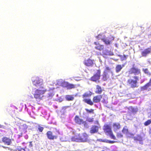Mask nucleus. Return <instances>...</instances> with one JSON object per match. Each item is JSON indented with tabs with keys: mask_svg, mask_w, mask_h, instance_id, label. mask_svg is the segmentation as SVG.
<instances>
[{
	"mask_svg": "<svg viewBox=\"0 0 151 151\" xmlns=\"http://www.w3.org/2000/svg\"><path fill=\"white\" fill-rule=\"evenodd\" d=\"M69 141L70 142H88L89 141V140L88 139V135L86 133H83L81 136L79 134L72 137L71 139Z\"/></svg>",
	"mask_w": 151,
	"mask_h": 151,
	"instance_id": "1",
	"label": "nucleus"
},
{
	"mask_svg": "<svg viewBox=\"0 0 151 151\" xmlns=\"http://www.w3.org/2000/svg\"><path fill=\"white\" fill-rule=\"evenodd\" d=\"M46 91V90L44 88H40L37 89L35 91H32V93L34 95V98L37 101H40L41 98L43 96V94Z\"/></svg>",
	"mask_w": 151,
	"mask_h": 151,
	"instance_id": "2",
	"label": "nucleus"
},
{
	"mask_svg": "<svg viewBox=\"0 0 151 151\" xmlns=\"http://www.w3.org/2000/svg\"><path fill=\"white\" fill-rule=\"evenodd\" d=\"M33 85L37 88H43L42 87L43 84V80L42 79L38 77H34L32 78Z\"/></svg>",
	"mask_w": 151,
	"mask_h": 151,
	"instance_id": "3",
	"label": "nucleus"
},
{
	"mask_svg": "<svg viewBox=\"0 0 151 151\" xmlns=\"http://www.w3.org/2000/svg\"><path fill=\"white\" fill-rule=\"evenodd\" d=\"M103 129L106 135H109L111 138L116 139V137L113 134L111 131V128L109 125L107 124L105 125Z\"/></svg>",
	"mask_w": 151,
	"mask_h": 151,
	"instance_id": "4",
	"label": "nucleus"
},
{
	"mask_svg": "<svg viewBox=\"0 0 151 151\" xmlns=\"http://www.w3.org/2000/svg\"><path fill=\"white\" fill-rule=\"evenodd\" d=\"M135 80L129 79L128 80L127 82L129 85L132 88H135L137 87V81L139 80V78L137 76L134 77Z\"/></svg>",
	"mask_w": 151,
	"mask_h": 151,
	"instance_id": "5",
	"label": "nucleus"
},
{
	"mask_svg": "<svg viewBox=\"0 0 151 151\" xmlns=\"http://www.w3.org/2000/svg\"><path fill=\"white\" fill-rule=\"evenodd\" d=\"M75 122L80 124H83L85 127H87L88 124L86 121H84L83 119H80L78 116H76L75 119Z\"/></svg>",
	"mask_w": 151,
	"mask_h": 151,
	"instance_id": "6",
	"label": "nucleus"
},
{
	"mask_svg": "<svg viewBox=\"0 0 151 151\" xmlns=\"http://www.w3.org/2000/svg\"><path fill=\"white\" fill-rule=\"evenodd\" d=\"M100 70H97V72L91 78V80L93 81L96 82L98 80L100 77Z\"/></svg>",
	"mask_w": 151,
	"mask_h": 151,
	"instance_id": "7",
	"label": "nucleus"
},
{
	"mask_svg": "<svg viewBox=\"0 0 151 151\" xmlns=\"http://www.w3.org/2000/svg\"><path fill=\"white\" fill-rule=\"evenodd\" d=\"M140 73V70L139 69L134 67L130 69L129 71V74H134L135 75H138Z\"/></svg>",
	"mask_w": 151,
	"mask_h": 151,
	"instance_id": "8",
	"label": "nucleus"
},
{
	"mask_svg": "<svg viewBox=\"0 0 151 151\" xmlns=\"http://www.w3.org/2000/svg\"><path fill=\"white\" fill-rule=\"evenodd\" d=\"M1 140L5 145H10L12 143L11 139L6 137L2 138Z\"/></svg>",
	"mask_w": 151,
	"mask_h": 151,
	"instance_id": "9",
	"label": "nucleus"
},
{
	"mask_svg": "<svg viewBox=\"0 0 151 151\" xmlns=\"http://www.w3.org/2000/svg\"><path fill=\"white\" fill-rule=\"evenodd\" d=\"M93 60H92L90 59H88L87 60H85L84 62V64L88 66H92L93 64Z\"/></svg>",
	"mask_w": 151,
	"mask_h": 151,
	"instance_id": "10",
	"label": "nucleus"
},
{
	"mask_svg": "<svg viewBox=\"0 0 151 151\" xmlns=\"http://www.w3.org/2000/svg\"><path fill=\"white\" fill-rule=\"evenodd\" d=\"M94 44L96 45L94 48L100 51L103 50L104 48V46L100 45L98 42H94Z\"/></svg>",
	"mask_w": 151,
	"mask_h": 151,
	"instance_id": "11",
	"label": "nucleus"
},
{
	"mask_svg": "<svg viewBox=\"0 0 151 151\" xmlns=\"http://www.w3.org/2000/svg\"><path fill=\"white\" fill-rule=\"evenodd\" d=\"M47 135L48 139H56L57 136L53 135L51 131H48L47 133Z\"/></svg>",
	"mask_w": 151,
	"mask_h": 151,
	"instance_id": "12",
	"label": "nucleus"
},
{
	"mask_svg": "<svg viewBox=\"0 0 151 151\" xmlns=\"http://www.w3.org/2000/svg\"><path fill=\"white\" fill-rule=\"evenodd\" d=\"M102 53L104 55L111 56L114 55V54L112 52L106 49H103Z\"/></svg>",
	"mask_w": 151,
	"mask_h": 151,
	"instance_id": "13",
	"label": "nucleus"
},
{
	"mask_svg": "<svg viewBox=\"0 0 151 151\" xmlns=\"http://www.w3.org/2000/svg\"><path fill=\"white\" fill-rule=\"evenodd\" d=\"M99 130V127L96 126H93L91 127L90 130V133L91 134H93L97 132Z\"/></svg>",
	"mask_w": 151,
	"mask_h": 151,
	"instance_id": "14",
	"label": "nucleus"
},
{
	"mask_svg": "<svg viewBox=\"0 0 151 151\" xmlns=\"http://www.w3.org/2000/svg\"><path fill=\"white\" fill-rule=\"evenodd\" d=\"M150 52L151 49H150V48H149L147 49H146L145 50L143 51L142 52V56L146 57L147 55L150 53Z\"/></svg>",
	"mask_w": 151,
	"mask_h": 151,
	"instance_id": "15",
	"label": "nucleus"
},
{
	"mask_svg": "<svg viewBox=\"0 0 151 151\" xmlns=\"http://www.w3.org/2000/svg\"><path fill=\"white\" fill-rule=\"evenodd\" d=\"M102 97V96L101 95H99L94 97L93 99V102L96 103L99 102L100 101Z\"/></svg>",
	"mask_w": 151,
	"mask_h": 151,
	"instance_id": "16",
	"label": "nucleus"
},
{
	"mask_svg": "<svg viewBox=\"0 0 151 151\" xmlns=\"http://www.w3.org/2000/svg\"><path fill=\"white\" fill-rule=\"evenodd\" d=\"M150 86H151V78L148 83L141 88V89L142 90H147L148 87Z\"/></svg>",
	"mask_w": 151,
	"mask_h": 151,
	"instance_id": "17",
	"label": "nucleus"
},
{
	"mask_svg": "<svg viewBox=\"0 0 151 151\" xmlns=\"http://www.w3.org/2000/svg\"><path fill=\"white\" fill-rule=\"evenodd\" d=\"M124 66V65H117L115 68L116 72L117 73L119 72Z\"/></svg>",
	"mask_w": 151,
	"mask_h": 151,
	"instance_id": "18",
	"label": "nucleus"
},
{
	"mask_svg": "<svg viewBox=\"0 0 151 151\" xmlns=\"http://www.w3.org/2000/svg\"><path fill=\"white\" fill-rule=\"evenodd\" d=\"M113 128L114 129V131L116 132L118 129L120 128V125L118 123H114L113 125Z\"/></svg>",
	"mask_w": 151,
	"mask_h": 151,
	"instance_id": "19",
	"label": "nucleus"
},
{
	"mask_svg": "<svg viewBox=\"0 0 151 151\" xmlns=\"http://www.w3.org/2000/svg\"><path fill=\"white\" fill-rule=\"evenodd\" d=\"M92 93L90 91H88L85 93L83 95V99H86V98L90 97L92 95Z\"/></svg>",
	"mask_w": 151,
	"mask_h": 151,
	"instance_id": "20",
	"label": "nucleus"
},
{
	"mask_svg": "<svg viewBox=\"0 0 151 151\" xmlns=\"http://www.w3.org/2000/svg\"><path fill=\"white\" fill-rule=\"evenodd\" d=\"M83 101L85 102L87 104L91 105H92L93 104V102L90 99H83Z\"/></svg>",
	"mask_w": 151,
	"mask_h": 151,
	"instance_id": "21",
	"label": "nucleus"
},
{
	"mask_svg": "<svg viewBox=\"0 0 151 151\" xmlns=\"http://www.w3.org/2000/svg\"><path fill=\"white\" fill-rule=\"evenodd\" d=\"M103 41L106 44L109 45L110 44L111 40L109 38L107 37L105 38H104Z\"/></svg>",
	"mask_w": 151,
	"mask_h": 151,
	"instance_id": "22",
	"label": "nucleus"
},
{
	"mask_svg": "<svg viewBox=\"0 0 151 151\" xmlns=\"http://www.w3.org/2000/svg\"><path fill=\"white\" fill-rule=\"evenodd\" d=\"M96 93H97L99 94H100L101 93L102 90L100 86H96Z\"/></svg>",
	"mask_w": 151,
	"mask_h": 151,
	"instance_id": "23",
	"label": "nucleus"
},
{
	"mask_svg": "<svg viewBox=\"0 0 151 151\" xmlns=\"http://www.w3.org/2000/svg\"><path fill=\"white\" fill-rule=\"evenodd\" d=\"M65 98L68 101H72L74 99V97L72 95H67L66 96Z\"/></svg>",
	"mask_w": 151,
	"mask_h": 151,
	"instance_id": "24",
	"label": "nucleus"
},
{
	"mask_svg": "<svg viewBox=\"0 0 151 151\" xmlns=\"http://www.w3.org/2000/svg\"><path fill=\"white\" fill-rule=\"evenodd\" d=\"M75 87V86L74 85L72 84H70L68 83L67 89H70L72 88H74Z\"/></svg>",
	"mask_w": 151,
	"mask_h": 151,
	"instance_id": "25",
	"label": "nucleus"
},
{
	"mask_svg": "<svg viewBox=\"0 0 151 151\" xmlns=\"http://www.w3.org/2000/svg\"><path fill=\"white\" fill-rule=\"evenodd\" d=\"M68 83L66 82H64L63 83H62L61 86L64 88H67Z\"/></svg>",
	"mask_w": 151,
	"mask_h": 151,
	"instance_id": "26",
	"label": "nucleus"
},
{
	"mask_svg": "<svg viewBox=\"0 0 151 151\" xmlns=\"http://www.w3.org/2000/svg\"><path fill=\"white\" fill-rule=\"evenodd\" d=\"M102 141L109 143H113L115 142L114 141H111L106 139H104Z\"/></svg>",
	"mask_w": 151,
	"mask_h": 151,
	"instance_id": "27",
	"label": "nucleus"
},
{
	"mask_svg": "<svg viewBox=\"0 0 151 151\" xmlns=\"http://www.w3.org/2000/svg\"><path fill=\"white\" fill-rule=\"evenodd\" d=\"M122 132L124 134H127L128 133V130L126 127H124L122 130Z\"/></svg>",
	"mask_w": 151,
	"mask_h": 151,
	"instance_id": "28",
	"label": "nucleus"
},
{
	"mask_svg": "<svg viewBox=\"0 0 151 151\" xmlns=\"http://www.w3.org/2000/svg\"><path fill=\"white\" fill-rule=\"evenodd\" d=\"M151 123V120H148L147 121L145 122L144 124V125L147 126L149 125Z\"/></svg>",
	"mask_w": 151,
	"mask_h": 151,
	"instance_id": "29",
	"label": "nucleus"
},
{
	"mask_svg": "<svg viewBox=\"0 0 151 151\" xmlns=\"http://www.w3.org/2000/svg\"><path fill=\"white\" fill-rule=\"evenodd\" d=\"M119 56L121 58V59L122 61L126 59V56L125 55H124L123 56L122 55H119Z\"/></svg>",
	"mask_w": 151,
	"mask_h": 151,
	"instance_id": "30",
	"label": "nucleus"
},
{
	"mask_svg": "<svg viewBox=\"0 0 151 151\" xmlns=\"http://www.w3.org/2000/svg\"><path fill=\"white\" fill-rule=\"evenodd\" d=\"M143 71L144 72V73H145L147 74H150V73L148 71V70L147 69V68H145V69L143 68Z\"/></svg>",
	"mask_w": 151,
	"mask_h": 151,
	"instance_id": "31",
	"label": "nucleus"
},
{
	"mask_svg": "<svg viewBox=\"0 0 151 151\" xmlns=\"http://www.w3.org/2000/svg\"><path fill=\"white\" fill-rule=\"evenodd\" d=\"M96 38L97 39H101L103 40V39H104V38H103V37L102 36V35H99L97 36L96 37Z\"/></svg>",
	"mask_w": 151,
	"mask_h": 151,
	"instance_id": "32",
	"label": "nucleus"
},
{
	"mask_svg": "<svg viewBox=\"0 0 151 151\" xmlns=\"http://www.w3.org/2000/svg\"><path fill=\"white\" fill-rule=\"evenodd\" d=\"M85 110L87 111V112L89 113H93V110L92 109H90V110H89L88 109H85Z\"/></svg>",
	"mask_w": 151,
	"mask_h": 151,
	"instance_id": "33",
	"label": "nucleus"
},
{
	"mask_svg": "<svg viewBox=\"0 0 151 151\" xmlns=\"http://www.w3.org/2000/svg\"><path fill=\"white\" fill-rule=\"evenodd\" d=\"M137 140L140 141H141L142 140V138L140 136H138L137 138H136Z\"/></svg>",
	"mask_w": 151,
	"mask_h": 151,
	"instance_id": "34",
	"label": "nucleus"
},
{
	"mask_svg": "<svg viewBox=\"0 0 151 151\" xmlns=\"http://www.w3.org/2000/svg\"><path fill=\"white\" fill-rule=\"evenodd\" d=\"M93 118H88L86 119V121L88 122H92L93 121Z\"/></svg>",
	"mask_w": 151,
	"mask_h": 151,
	"instance_id": "35",
	"label": "nucleus"
},
{
	"mask_svg": "<svg viewBox=\"0 0 151 151\" xmlns=\"http://www.w3.org/2000/svg\"><path fill=\"white\" fill-rule=\"evenodd\" d=\"M38 129L40 132H42L43 129V128L40 126H39Z\"/></svg>",
	"mask_w": 151,
	"mask_h": 151,
	"instance_id": "36",
	"label": "nucleus"
},
{
	"mask_svg": "<svg viewBox=\"0 0 151 151\" xmlns=\"http://www.w3.org/2000/svg\"><path fill=\"white\" fill-rule=\"evenodd\" d=\"M117 136L119 138H121L123 137V135L120 133H118L117 134Z\"/></svg>",
	"mask_w": 151,
	"mask_h": 151,
	"instance_id": "37",
	"label": "nucleus"
},
{
	"mask_svg": "<svg viewBox=\"0 0 151 151\" xmlns=\"http://www.w3.org/2000/svg\"><path fill=\"white\" fill-rule=\"evenodd\" d=\"M138 111V109L137 108H134L132 110V112H136Z\"/></svg>",
	"mask_w": 151,
	"mask_h": 151,
	"instance_id": "38",
	"label": "nucleus"
},
{
	"mask_svg": "<svg viewBox=\"0 0 151 151\" xmlns=\"http://www.w3.org/2000/svg\"><path fill=\"white\" fill-rule=\"evenodd\" d=\"M103 79L104 81L107 80V78L106 75H104L103 76Z\"/></svg>",
	"mask_w": 151,
	"mask_h": 151,
	"instance_id": "39",
	"label": "nucleus"
},
{
	"mask_svg": "<svg viewBox=\"0 0 151 151\" xmlns=\"http://www.w3.org/2000/svg\"><path fill=\"white\" fill-rule=\"evenodd\" d=\"M95 53L96 54L98 55H101V52H100L96 51Z\"/></svg>",
	"mask_w": 151,
	"mask_h": 151,
	"instance_id": "40",
	"label": "nucleus"
},
{
	"mask_svg": "<svg viewBox=\"0 0 151 151\" xmlns=\"http://www.w3.org/2000/svg\"><path fill=\"white\" fill-rule=\"evenodd\" d=\"M29 147L31 149H32V142H29Z\"/></svg>",
	"mask_w": 151,
	"mask_h": 151,
	"instance_id": "41",
	"label": "nucleus"
},
{
	"mask_svg": "<svg viewBox=\"0 0 151 151\" xmlns=\"http://www.w3.org/2000/svg\"><path fill=\"white\" fill-rule=\"evenodd\" d=\"M134 108H133L132 107V106H130V107H129V108H128V109H129V110L131 111L132 112V110H133V109Z\"/></svg>",
	"mask_w": 151,
	"mask_h": 151,
	"instance_id": "42",
	"label": "nucleus"
},
{
	"mask_svg": "<svg viewBox=\"0 0 151 151\" xmlns=\"http://www.w3.org/2000/svg\"><path fill=\"white\" fill-rule=\"evenodd\" d=\"M19 151H25V148L24 149H21Z\"/></svg>",
	"mask_w": 151,
	"mask_h": 151,
	"instance_id": "43",
	"label": "nucleus"
},
{
	"mask_svg": "<svg viewBox=\"0 0 151 151\" xmlns=\"http://www.w3.org/2000/svg\"><path fill=\"white\" fill-rule=\"evenodd\" d=\"M68 106H65V107H63V109H65L68 108Z\"/></svg>",
	"mask_w": 151,
	"mask_h": 151,
	"instance_id": "44",
	"label": "nucleus"
},
{
	"mask_svg": "<svg viewBox=\"0 0 151 151\" xmlns=\"http://www.w3.org/2000/svg\"><path fill=\"white\" fill-rule=\"evenodd\" d=\"M25 151H29V150L27 148H25Z\"/></svg>",
	"mask_w": 151,
	"mask_h": 151,
	"instance_id": "45",
	"label": "nucleus"
},
{
	"mask_svg": "<svg viewBox=\"0 0 151 151\" xmlns=\"http://www.w3.org/2000/svg\"><path fill=\"white\" fill-rule=\"evenodd\" d=\"M106 69H107L109 70V68L108 67L106 68Z\"/></svg>",
	"mask_w": 151,
	"mask_h": 151,
	"instance_id": "46",
	"label": "nucleus"
},
{
	"mask_svg": "<svg viewBox=\"0 0 151 151\" xmlns=\"http://www.w3.org/2000/svg\"><path fill=\"white\" fill-rule=\"evenodd\" d=\"M2 147H3L4 148H6V147H5V146H3Z\"/></svg>",
	"mask_w": 151,
	"mask_h": 151,
	"instance_id": "47",
	"label": "nucleus"
},
{
	"mask_svg": "<svg viewBox=\"0 0 151 151\" xmlns=\"http://www.w3.org/2000/svg\"><path fill=\"white\" fill-rule=\"evenodd\" d=\"M150 48V49H151V48Z\"/></svg>",
	"mask_w": 151,
	"mask_h": 151,
	"instance_id": "48",
	"label": "nucleus"
}]
</instances>
